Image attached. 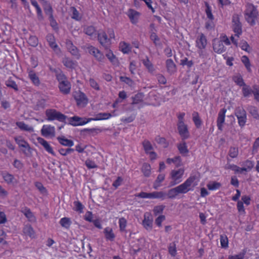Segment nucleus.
I'll use <instances>...</instances> for the list:
<instances>
[{
	"label": "nucleus",
	"mask_w": 259,
	"mask_h": 259,
	"mask_svg": "<svg viewBox=\"0 0 259 259\" xmlns=\"http://www.w3.org/2000/svg\"><path fill=\"white\" fill-rule=\"evenodd\" d=\"M196 179V176L191 175L183 183L169 190L167 194L168 198L173 199L179 194H186L193 191L194 186H192V184Z\"/></svg>",
	"instance_id": "nucleus-1"
},
{
	"label": "nucleus",
	"mask_w": 259,
	"mask_h": 259,
	"mask_svg": "<svg viewBox=\"0 0 259 259\" xmlns=\"http://www.w3.org/2000/svg\"><path fill=\"white\" fill-rule=\"evenodd\" d=\"M112 117V115L109 113H99L92 118H81L77 116L71 117L69 118V122L73 126H81L85 125L91 121H98L107 120Z\"/></svg>",
	"instance_id": "nucleus-2"
},
{
	"label": "nucleus",
	"mask_w": 259,
	"mask_h": 259,
	"mask_svg": "<svg viewBox=\"0 0 259 259\" xmlns=\"http://www.w3.org/2000/svg\"><path fill=\"white\" fill-rule=\"evenodd\" d=\"M245 18L246 21L251 26L255 24V21L258 15V11L255 6L252 4L248 3L246 5Z\"/></svg>",
	"instance_id": "nucleus-3"
},
{
	"label": "nucleus",
	"mask_w": 259,
	"mask_h": 259,
	"mask_svg": "<svg viewBox=\"0 0 259 259\" xmlns=\"http://www.w3.org/2000/svg\"><path fill=\"white\" fill-rule=\"evenodd\" d=\"M57 80L59 82L58 88L61 93L64 95H68L71 91V85L67 80L64 74L57 75Z\"/></svg>",
	"instance_id": "nucleus-4"
},
{
	"label": "nucleus",
	"mask_w": 259,
	"mask_h": 259,
	"mask_svg": "<svg viewBox=\"0 0 259 259\" xmlns=\"http://www.w3.org/2000/svg\"><path fill=\"white\" fill-rule=\"evenodd\" d=\"M48 121L58 120L59 122H65L67 116L61 112L54 109H48L45 111Z\"/></svg>",
	"instance_id": "nucleus-5"
},
{
	"label": "nucleus",
	"mask_w": 259,
	"mask_h": 259,
	"mask_svg": "<svg viewBox=\"0 0 259 259\" xmlns=\"http://www.w3.org/2000/svg\"><path fill=\"white\" fill-rule=\"evenodd\" d=\"M233 80L239 87H242V92L244 97L247 98L250 96L251 88L244 81L242 76L240 74L233 76Z\"/></svg>",
	"instance_id": "nucleus-6"
},
{
	"label": "nucleus",
	"mask_w": 259,
	"mask_h": 259,
	"mask_svg": "<svg viewBox=\"0 0 259 259\" xmlns=\"http://www.w3.org/2000/svg\"><path fill=\"white\" fill-rule=\"evenodd\" d=\"M235 116L238 119L239 126L243 127L247 121V115L245 109L242 107H238L235 111Z\"/></svg>",
	"instance_id": "nucleus-7"
},
{
	"label": "nucleus",
	"mask_w": 259,
	"mask_h": 259,
	"mask_svg": "<svg viewBox=\"0 0 259 259\" xmlns=\"http://www.w3.org/2000/svg\"><path fill=\"white\" fill-rule=\"evenodd\" d=\"M185 170L183 168L172 170L170 172V178L173 181L172 185H176L182 181V178L184 174Z\"/></svg>",
	"instance_id": "nucleus-8"
},
{
	"label": "nucleus",
	"mask_w": 259,
	"mask_h": 259,
	"mask_svg": "<svg viewBox=\"0 0 259 259\" xmlns=\"http://www.w3.org/2000/svg\"><path fill=\"white\" fill-rule=\"evenodd\" d=\"M153 218L151 212H146L144 214V219L142 225L147 231H151L153 228Z\"/></svg>",
	"instance_id": "nucleus-9"
},
{
	"label": "nucleus",
	"mask_w": 259,
	"mask_h": 259,
	"mask_svg": "<svg viewBox=\"0 0 259 259\" xmlns=\"http://www.w3.org/2000/svg\"><path fill=\"white\" fill-rule=\"evenodd\" d=\"M251 198L247 195H243L241 197V201L239 200L237 204V208L238 212L242 214L245 213V209L243 204L244 203L247 206L250 204Z\"/></svg>",
	"instance_id": "nucleus-10"
},
{
	"label": "nucleus",
	"mask_w": 259,
	"mask_h": 259,
	"mask_svg": "<svg viewBox=\"0 0 259 259\" xmlns=\"http://www.w3.org/2000/svg\"><path fill=\"white\" fill-rule=\"evenodd\" d=\"M73 97L78 106H85L88 103V98L83 92L78 91L73 93Z\"/></svg>",
	"instance_id": "nucleus-11"
},
{
	"label": "nucleus",
	"mask_w": 259,
	"mask_h": 259,
	"mask_svg": "<svg viewBox=\"0 0 259 259\" xmlns=\"http://www.w3.org/2000/svg\"><path fill=\"white\" fill-rule=\"evenodd\" d=\"M14 140L16 144L18 145L20 148H23L24 150H22L24 154H27V151L29 152L30 150V147L28 143L25 140L24 138L22 136H17L14 137Z\"/></svg>",
	"instance_id": "nucleus-12"
},
{
	"label": "nucleus",
	"mask_w": 259,
	"mask_h": 259,
	"mask_svg": "<svg viewBox=\"0 0 259 259\" xmlns=\"http://www.w3.org/2000/svg\"><path fill=\"white\" fill-rule=\"evenodd\" d=\"M177 128L182 140H186L190 137L188 126L185 123H177Z\"/></svg>",
	"instance_id": "nucleus-13"
},
{
	"label": "nucleus",
	"mask_w": 259,
	"mask_h": 259,
	"mask_svg": "<svg viewBox=\"0 0 259 259\" xmlns=\"http://www.w3.org/2000/svg\"><path fill=\"white\" fill-rule=\"evenodd\" d=\"M41 134L45 137H53L55 135V128L50 124L44 125L41 130Z\"/></svg>",
	"instance_id": "nucleus-14"
},
{
	"label": "nucleus",
	"mask_w": 259,
	"mask_h": 259,
	"mask_svg": "<svg viewBox=\"0 0 259 259\" xmlns=\"http://www.w3.org/2000/svg\"><path fill=\"white\" fill-rule=\"evenodd\" d=\"M227 109L225 108L221 109L218 114V116L217 120V125L218 130L220 131H223V124L225 121L226 113Z\"/></svg>",
	"instance_id": "nucleus-15"
},
{
	"label": "nucleus",
	"mask_w": 259,
	"mask_h": 259,
	"mask_svg": "<svg viewBox=\"0 0 259 259\" xmlns=\"http://www.w3.org/2000/svg\"><path fill=\"white\" fill-rule=\"evenodd\" d=\"M207 44V40L205 35L202 33H200L196 37V47L200 50L205 49Z\"/></svg>",
	"instance_id": "nucleus-16"
},
{
	"label": "nucleus",
	"mask_w": 259,
	"mask_h": 259,
	"mask_svg": "<svg viewBox=\"0 0 259 259\" xmlns=\"http://www.w3.org/2000/svg\"><path fill=\"white\" fill-rule=\"evenodd\" d=\"M89 53L94 56V57L98 61H102L104 58L103 54L97 48L92 46H89L87 48Z\"/></svg>",
	"instance_id": "nucleus-17"
},
{
	"label": "nucleus",
	"mask_w": 259,
	"mask_h": 259,
	"mask_svg": "<svg viewBox=\"0 0 259 259\" xmlns=\"http://www.w3.org/2000/svg\"><path fill=\"white\" fill-rule=\"evenodd\" d=\"M46 39L49 43V46L56 53L61 52V50L56 42L55 36L52 34H48L46 36Z\"/></svg>",
	"instance_id": "nucleus-18"
},
{
	"label": "nucleus",
	"mask_w": 259,
	"mask_h": 259,
	"mask_svg": "<svg viewBox=\"0 0 259 259\" xmlns=\"http://www.w3.org/2000/svg\"><path fill=\"white\" fill-rule=\"evenodd\" d=\"M66 45L67 50L71 55L75 56L77 59H79L80 57L79 50L76 47L74 46L72 41L70 40H67Z\"/></svg>",
	"instance_id": "nucleus-19"
},
{
	"label": "nucleus",
	"mask_w": 259,
	"mask_h": 259,
	"mask_svg": "<svg viewBox=\"0 0 259 259\" xmlns=\"http://www.w3.org/2000/svg\"><path fill=\"white\" fill-rule=\"evenodd\" d=\"M126 15L132 24H136L138 22L140 13L138 11L133 9H130L126 12Z\"/></svg>",
	"instance_id": "nucleus-20"
},
{
	"label": "nucleus",
	"mask_w": 259,
	"mask_h": 259,
	"mask_svg": "<svg viewBox=\"0 0 259 259\" xmlns=\"http://www.w3.org/2000/svg\"><path fill=\"white\" fill-rule=\"evenodd\" d=\"M213 49L215 53L221 54L225 51L226 48L220 39H214L212 42Z\"/></svg>",
	"instance_id": "nucleus-21"
},
{
	"label": "nucleus",
	"mask_w": 259,
	"mask_h": 259,
	"mask_svg": "<svg viewBox=\"0 0 259 259\" xmlns=\"http://www.w3.org/2000/svg\"><path fill=\"white\" fill-rule=\"evenodd\" d=\"M27 72L28 77L32 84L34 86L38 87L40 84V81L35 72L33 70L29 69L28 70Z\"/></svg>",
	"instance_id": "nucleus-22"
},
{
	"label": "nucleus",
	"mask_w": 259,
	"mask_h": 259,
	"mask_svg": "<svg viewBox=\"0 0 259 259\" xmlns=\"http://www.w3.org/2000/svg\"><path fill=\"white\" fill-rule=\"evenodd\" d=\"M37 140L38 143L44 147L47 152L50 154H51L53 156L55 155V153L53 149V148L46 140L40 137H38L37 138Z\"/></svg>",
	"instance_id": "nucleus-23"
},
{
	"label": "nucleus",
	"mask_w": 259,
	"mask_h": 259,
	"mask_svg": "<svg viewBox=\"0 0 259 259\" xmlns=\"http://www.w3.org/2000/svg\"><path fill=\"white\" fill-rule=\"evenodd\" d=\"M98 39L103 46L106 47L110 44V38H108L106 33L104 31L98 33Z\"/></svg>",
	"instance_id": "nucleus-24"
},
{
	"label": "nucleus",
	"mask_w": 259,
	"mask_h": 259,
	"mask_svg": "<svg viewBox=\"0 0 259 259\" xmlns=\"http://www.w3.org/2000/svg\"><path fill=\"white\" fill-rule=\"evenodd\" d=\"M103 233L106 241L112 242L115 240V235L111 228L109 227H106L104 229Z\"/></svg>",
	"instance_id": "nucleus-25"
},
{
	"label": "nucleus",
	"mask_w": 259,
	"mask_h": 259,
	"mask_svg": "<svg viewBox=\"0 0 259 259\" xmlns=\"http://www.w3.org/2000/svg\"><path fill=\"white\" fill-rule=\"evenodd\" d=\"M177 147L180 153L183 156H186L189 153V150L185 140H182L181 143H178Z\"/></svg>",
	"instance_id": "nucleus-26"
},
{
	"label": "nucleus",
	"mask_w": 259,
	"mask_h": 259,
	"mask_svg": "<svg viewBox=\"0 0 259 259\" xmlns=\"http://www.w3.org/2000/svg\"><path fill=\"white\" fill-rule=\"evenodd\" d=\"M62 63L67 68L71 69H75L77 66V62L68 57H65L63 59Z\"/></svg>",
	"instance_id": "nucleus-27"
},
{
	"label": "nucleus",
	"mask_w": 259,
	"mask_h": 259,
	"mask_svg": "<svg viewBox=\"0 0 259 259\" xmlns=\"http://www.w3.org/2000/svg\"><path fill=\"white\" fill-rule=\"evenodd\" d=\"M166 67L167 72L170 74H172L176 71V65L171 59H167L166 61Z\"/></svg>",
	"instance_id": "nucleus-28"
},
{
	"label": "nucleus",
	"mask_w": 259,
	"mask_h": 259,
	"mask_svg": "<svg viewBox=\"0 0 259 259\" xmlns=\"http://www.w3.org/2000/svg\"><path fill=\"white\" fill-rule=\"evenodd\" d=\"M106 56L113 65L115 66H118L119 63L118 59L115 55H114L112 51L110 50L106 54Z\"/></svg>",
	"instance_id": "nucleus-29"
},
{
	"label": "nucleus",
	"mask_w": 259,
	"mask_h": 259,
	"mask_svg": "<svg viewBox=\"0 0 259 259\" xmlns=\"http://www.w3.org/2000/svg\"><path fill=\"white\" fill-rule=\"evenodd\" d=\"M59 224L62 227L68 230L72 224V221L70 218L64 217L60 220Z\"/></svg>",
	"instance_id": "nucleus-30"
},
{
	"label": "nucleus",
	"mask_w": 259,
	"mask_h": 259,
	"mask_svg": "<svg viewBox=\"0 0 259 259\" xmlns=\"http://www.w3.org/2000/svg\"><path fill=\"white\" fill-rule=\"evenodd\" d=\"M31 5L35 8L37 16L39 20H42L44 17L42 11L36 0H30Z\"/></svg>",
	"instance_id": "nucleus-31"
},
{
	"label": "nucleus",
	"mask_w": 259,
	"mask_h": 259,
	"mask_svg": "<svg viewBox=\"0 0 259 259\" xmlns=\"http://www.w3.org/2000/svg\"><path fill=\"white\" fill-rule=\"evenodd\" d=\"M21 212L28 219L29 221H33L35 220V218L30 208L25 207L21 210Z\"/></svg>",
	"instance_id": "nucleus-32"
},
{
	"label": "nucleus",
	"mask_w": 259,
	"mask_h": 259,
	"mask_svg": "<svg viewBox=\"0 0 259 259\" xmlns=\"http://www.w3.org/2000/svg\"><path fill=\"white\" fill-rule=\"evenodd\" d=\"M119 49L123 54H128L131 51L132 48L129 44L121 41L119 44Z\"/></svg>",
	"instance_id": "nucleus-33"
},
{
	"label": "nucleus",
	"mask_w": 259,
	"mask_h": 259,
	"mask_svg": "<svg viewBox=\"0 0 259 259\" xmlns=\"http://www.w3.org/2000/svg\"><path fill=\"white\" fill-rule=\"evenodd\" d=\"M207 189L210 191L219 190L222 186V184L216 181H210L206 185Z\"/></svg>",
	"instance_id": "nucleus-34"
},
{
	"label": "nucleus",
	"mask_w": 259,
	"mask_h": 259,
	"mask_svg": "<svg viewBox=\"0 0 259 259\" xmlns=\"http://www.w3.org/2000/svg\"><path fill=\"white\" fill-rule=\"evenodd\" d=\"M142 63L150 73H152L155 71L153 64L149 60L147 56L145 59L142 60Z\"/></svg>",
	"instance_id": "nucleus-35"
},
{
	"label": "nucleus",
	"mask_w": 259,
	"mask_h": 259,
	"mask_svg": "<svg viewBox=\"0 0 259 259\" xmlns=\"http://www.w3.org/2000/svg\"><path fill=\"white\" fill-rule=\"evenodd\" d=\"M2 176L5 182L8 184H11L14 183L15 179L13 175L8 172H6L2 174Z\"/></svg>",
	"instance_id": "nucleus-36"
},
{
	"label": "nucleus",
	"mask_w": 259,
	"mask_h": 259,
	"mask_svg": "<svg viewBox=\"0 0 259 259\" xmlns=\"http://www.w3.org/2000/svg\"><path fill=\"white\" fill-rule=\"evenodd\" d=\"M16 124L22 131L29 132H32L33 131L32 127L26 124L23 121H17L16 122Z\"/></svg>",
	"instance_id": "nucleus-37"
},
{
	"label": "nucleus",
	"mask_w": 259,
	"mask_h": 259,
	"mask_svg": "<svg viewBox=\"0 0 259 259\" xmlns=\"http://www.w3.org/2000/svg\"><path fill=\"white\" fill-rule=\"evenodd\" d=\"M57 139L59 143L63 146L71 147L74 145V143L72 140L67 139L64 137H58Z\"/></svg>",
	"instance_id": "nucleus-38"
},
{
	"label": "nucleus",
	"mask_w": 259,
	"mask_h": 259,
	"mask_svg": "<svg viewBox=\"0 0 259 259\" xmlns=\"http://www.w3.org/2000/svg\"><path fill=\"white\" fill-rule=\"evenodd\" d=\"M192 119L197 128H199L202 124V121L199 117V113L194 111L192 113Z\"/></svg>",
	"instance_id": "nucleus-39"
},
{
	"label": "nucleus",
	"mask_w": 259,
	"mask_h": 259,
	"mask_svg": "<svg viewBox=\"0 0 259 259\" xmlns=\"http://www.w3.org/2000/svg\"><path fill=\"white\" fill-rule=\"evenodd\" d=\"M165 177V176L163 174L158 175L153 184V188L157 189L161 186V183L164 180Z\"/></svg>",
	"instance_id": "nucleus-40"
},
{
	"label": "nucleus",
	"mask_w": 259,
	"mask_h": 259,
	"mask_svg": "<svg viewBox=\"0 0 259 259\" xmlns=\"http://www.w3.org/2000/svg\"><path fill=\"white\" fill-rule=\"evenodd\" d=\"M24 234L29 236L31 238L34 237V231L33 228L30 225H25L23 229Z\"/></svg>",
	"instance_id": "nucleus-41"
},
{
	"label": "nucleus",
	"mask_w": 259,
	"mask_h": 259,
	"mask_svg": "<svg viewBox=\"0 0 259 259\" xmlns=\"http://www.w3.org/2000/svg\"><path fill=\"white\" fill-rule=\"evenodd\" d=\"M144 95L143 93H139L132 97V104H138L143 101Z\"/></svg>",
	"instance_id": "nucleus-42"
},
{
	"label": "nucleus",
	"mask_w": 259,
	"mask_h": 259,
	"mask_svg": "<svg viewBox=\"0 0 259 259\" xmlns=\"http://www.w3.org/2000/svg\"><path fill=\"white\" fill-rule=\"evenodd\" d=\"M241 62L243 63L245 68L249 72L251 71V64L248 57L245 55L243 56L241 58Z\"/></svg>",
	"instance_id": "nucleus-43"
},
{
	"label": "nucleus",
	"mask_w": 259,
	"mask_h": 259,
	"mask_svg": "<svg viewBox=\"0 0 259 259\" xmlns=\"http://www.w3.org/2000/svg\"><path fill=\"white\" fill-rule=\"evenodd\" d=\"M243 167V168H245L244 171H250L254 166V162L252 161L249 160H246L243 162L242 164Z\"/></svg>",
	"instance_id": "nucleus-44"
},
{
	"label": "nucleus",
	"mask_w": 259,
	"mask_h": 259,
	"mask_svg": "<svg viewBox=\"0 0 259 259\" xmlns=\"http://www.w3.org/2000/svg\"><path fill=\"white\" fill-rule=\"evenodd\" d=\"M142 171L145 177H149L151 174V166L149 163H144L142 167Z\"/></svg>",
	"instance_id": "nucleus-45"
},
{
	"label": "nucleus",
	"mask_w": 259,
	"mask_h": 259,
	"mask_svg": "<svg viewBox=\"0 0 259 259\" xmlns=\"http://www.w3.org/2000/svg\"><path fill=\"white\" fill-rule=\"evenodd\" d=\"M144 151L146 154L149 153L150 151L153 150V146L150 141L147 140H145L142 142Z\"/></svg>",
	"instance_id": "nucleus-46"
},
{
	"label": "nucleus",
	"mask_w": 259,
	"mask_h": 259,
	"mask_svg": "<svg viewBox=\"0 0 259 259\" xmlns=\"http://www.w3.org/2000/svg\"><path fill=\"white\" fill-rule=\"evenodd\" d=\"M83 31L87 35L92 36L96 34V30L93 26H88L84 28Z\"/></svg>",
	"instance_id": "nucleus-47"
},
{
	"label": "nucleus",
	"mask_w": 259,
	"mask_h": 259,
	"mask_svg": "<svg viewBox=\"0 0 259 259\" xmlns=\"http://www.w3.org/2000/svg\"><path fill=\"white\" fill-rule=\"evenodd\" d=\"M73 204L74 205V210L79 213H82L84 207V205L79 201H75Z\"/></svg>",
	"instance_id": "nucleus-48"
},
{
	"label": "nucleus",
	"mask_w": 259,
	"mask_h": 259,
	"mask_svg": "<svg viewBox=\"0 0 259 259\" xmlns=\"http://www.w3.org/2000/svg\"><path fill=\"white\" fill-rule=\"evenodd\" d=\"M220 243L222 248L226 249L228 247L229 241L226 235L220 236Z\"/></svg>",
	"instance_id": "nucleus-49"
},
{
	"label": "nucleus",
	"mask_w": 259,
	"mask_h": 259,
	"mask_svg": "<svg viewBox=\"0 0 259 259\" xmlns=\"http://www.w3.org/2000/svg\"><path fill=\"white\" fill-rule=\"evenodd\" d=\"M233 29L235 33V36L237 37H239L240 35H241L242 33L241 24H233Z\"/></svg>",
	"instance_id": "nucleus-50"
},
{
	"label": "nucleus",
	"mask_w": 259,
	"mask_h": 259,
	"mask_svg": "<svg viewBox=\"0 0 259 259\" xmlns=\"http://www.w3.org/2000/svg\"><path fill=\"white\" fill-rule=\"evenodd\" d=\"M253 90L251 89L250 95L252 94L254 96V99L257 102H259V86L253 85L252 86Z\"/></svg>",
	"instance_id": "nucleus-51"
},
{
	"label": "nucleus",
	"mask_w": 259,
	"mask_h": 259,
	"mask_svg": "<svg viewBox=\"0 0 259 259\" xmlns=\"http://www.w3.org/2000/svg\"><path fill=\"white\" fill-rule=\"evenodd\" d=\"M168 251L170 255L175 257L177 254V247L176 244L175 242L170 243L168 246Z\"/></svg>",
	"instance_id": "nucleus-52"
},
{
	"label": "nucleus",
	"mask_w": 259,
	"mask_h": 259,
	"mask_svg": "<svg viewBox=\"0 0 259 259\" xmlns=\"http://www.w3.org/2000/svg\"><path fill=\"white\" fill-rule=\"evenodd\" d=\"M155 141L157 144L162 145L163 147H167L168 145V143L165 138L161 137L159 136L155 137Z\"/></svg>",
	"instance_id": "nucleus-53"
},
{
	"label": "nucleus",
	"mask_w": 259,
	"mask_h": 259,
	"mask_svg": "<svg viewBox=\"0 0 259 259\" xmlns=\"http://www.w3.org/2000/svg\"><path fill=\"white\" fill-rule=\"evenodd\" d=\"M248 110L250 114L254 118L256 119H258L259 118V114L256 107L250 106L248 107Z\"/></svg>",
	"instance_id": "nucleus-54"
},
{
	"label": "nucleus",
	"mask_w": 259,
	"mask_h": 259,
	"mask_svg": "<svg viewBox=\"0 0 259 259\" xmlns=\"http://www.w3.org/2000/svg\"><path fill=\"white\" fill-rule=\"evenodd\" d=\"M6 85L9 88L13 89L15 91H18V87L16 82L11 77L9 78L6 82Z\"/></svg>",
	"instance_id": "nucleus-55"
},
{
	"label": "nucleus",
	"mask_w": 259,
	"mask_h": 259,
	"mask_svg": "<svg viewBox=\"0 0 259 259\" xmlns=\"http://www.w3.org/2000/svg\"><path fill=\"white\" fill-rule=\"evenodd\" d=\"M27 42L30 46L36 47L38 45V39L36 36L31 35L29 37Z\"/></svg>",
	"instance_id": "nucleus-56"
},
{
	"label": "nucleus",
	"mask_w": 259,
	"mask_h": 259,
	"mask_svg": "<svg viewBox=\"0 0 259 259\" xmlns=\"http://www.w3.org/2000/svg\"><path fill=\"white\" fill-rule=\"evenodd\" d=\"M227 168L232 170L235 172V173L240 174H241L243 171H244V170H245V168H243V167H240L234 164L228 165Z\"/></svg>",
	"instance_id": "nucleus-57"
},
{
	"label": "nucleus",
	"mask_w": 259,
	"mask_h": 259,
	"mask_svg": "<svg viewBox=\"0 0 259 259\" xmlns=\"http://www.w3.org/2000/svg\"><path fill=\"white\" fill-rule=\"evenodd\" d=\"M205 5V7H206L205 13H206L207 18L209 20H214V16L211 12V7L209 5V4L207 3H206Z\"/></svg>",
	"instance_id": "nucleus-58"
},
{
	"label": "nucleus",
	"mask_w": 259,
	"mask_h": 259,
	"mask_svg": "<svg viewBox=\"0 0 259 259\" xmlns=\"http://www.w3.org/2000/svg\"><path fill=\"white\" fill-rule=\"evenodd\" d=\"M45 14L49 16V17L53 16V10L52 7L50 4H46L44 7Z\"/></svg>",
	"instance_id": "nucleus-59"
},
{
	"label": "nucleus",
	"mask_w": 259,
	"mask_h": 259,
	"mask_svg": "<svg viewBox=\"0 0 259 259\" xmlns=\"http://www.w3.org/2000/svg\"><path fill=\"white\" fill-rule=\"evenodd\" d=\"M166 161V163L169 164H170L172 163L176 164L177 162H178V164L176 165L177 166H178L180 165V163L181 162V158L180 156H175L173 158H168Z\"/></svg>",
	"instance_id": "nucleus-60"
},
{
	"label": "nucleus",
	"mask_w": 259,
	"mask_h": 259,
	"mask_svg": "<svg viewBox=\"0 0 259 259\" xmlns=\"http://www.w3.org/2000/svg\"><path fill=\"white\" fill-rule=\"evenodd\" d=\"M120 80L121 82H124L130 87H133L134 85V81L130 77L126 76H120Z\"/></svg>",
	"instance_id": "nucleus-61"
},
{
	"label": "nucleus",
	"mask_w": 259,
	"mask_h": 259,
	"mask_svg": "<svg viewBox=\"0 0 259 259\" xmlns=\"http://www.w3.org/2000/svg\"><path fill=\"white\" fill-rule=\"evenodd\" d=\"M119 229L121 232H123L125 230V228L127 225V221L124 218H121L119 220Z\"/></svg>",
	"instance_id": "nucleus-62"
},
{
	"label": "nucleus",
	"mask_w": 259,
	"mask_h": 259,
	"mask_svg": "<svg viewBox=\"0 0 259 259\" xmlns=\"http://www.w3.org/2000/svg\"><path fill=\"white\" fill-rule=\"evenodd\" d=\"M71 9L72 11V15L71 16V18L77 21L80 20L81 19V17L80 16L79 13L78 11L77 10V9L74 7H71Z\"/></svg>",
	"instance_id": "nucleus-63"
},
{
	"label": "nucleus",
	"mask_w": 259,
	"mask_h": 259,
	"mask_svg": "<svg viewBox=\"0 0 259 259\" xmlns=\"http://www.w3.org/2000/svg\"><path fill=\"white\" fill-rule=\"evenodd\" d=\"M238 155V149L237 147H230L229 151V155L231 158H236Z\"/></svg>",
	"instance_id": "nucleus-64"
}]
</instances>
